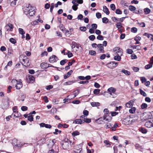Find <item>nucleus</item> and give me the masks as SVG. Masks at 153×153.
Masks as SVG:
<instances>
[{
    "label": "nucleus",
    "instance_id": "f03ea898",
    "mask_svg": "<svg viewBox=\"0 0 153 153\" xmlns=\"http://www.w3.org/2000/svg\"><path fill=\"white\" fill-rule=\"evenodd\" d=\"M29 60V59L26 56H24L23 59H22V65L25 67L29 66L30 65Z\"/></svg>",
    "mask_w": 153,
    "mask_h": 153
},
{
    "label": "nucleus",
    "instance_id": "4468645a",
    "mask_svg": "<svg viewBox=\"0 0 153 153\" xmlns=\"http://www.w3.org/2000/svg\"><path fill=\"white\" fill-rule=\"evenodd\" d=\"M22 82L20 81H18L16 86V88L17 89H19L22 88Z\"/></svg>",
    "mask_w": 153,
    "mask_h": 153
},
{
    "label": "nucleus",
    "instance_id": "bb28decb",
    "mask_svg": "<svg viewBox=\"0 0 153 153\" xmlns=\"http://www.w3.org/2000/svg\"><path fill=\"white\" fill-rule=\"evenodd\" d=\"M121 72L122 73H124L126 75H129L130 74V73L129 71H128L125 69L122 70L121 71Z\"/></svg>",
    "mask_w": 153,
    "mask_h": 153
},
{
    "label": "nucleus",
    "instance_id": "0e129e2a",
    "mask_svg": "<svg viewBox=\"0 0 153 153\" xmlns=\"http://www.w3.org/2000/svg\"><path fill=\"white\" fill-rule=\"evenodd\" d=\"M21 109L23 111H25L27 110V107L26 106H22L21 108Z\"/></svg>",
    "mask_w": 153,
    "mask_h": 153
},
{
    "label": "nucleus",
    "instance_id": "4c0bfd02",
    "mask_svg": "<svg viewBox=\"0 0 153 153\" xmlns=\"http://www.w3.org/2000/svg\"><path fill=\"white\" fill-rule=\"evenodd\" d=\"M28 120L30 122H32L33 121V116L32 115H29L27 117Z\"/></svg>",
    "mask_w": 153,
    "mask_h": 153
},
{
    "label": "nucleus",
    "instance_id": "052dcab7",
    "mask_svg": "<svg viewBox=\"0 0 153 153\" xmlns=\"http://www.w3.org/2000/svg\"><path fill=\"white\" fill-rule=\"evenodd\" d=\"M126 51L127 53L129 54H131L133 52L132 50L130 49H127Z\"/></svg>",
    "mask_w": 153,
    "mask_h": 153
},
{
    "label": "nucleus",
    "instance_id": "f257e3e1",
    "mask_svg": "<svg viewBox=\"0 0 153 153\" xmlns=\"http://www.w3.org/2000/svg\"><path fill=\"white\" fill-rule=\"evenodd\" d=\"M24 12L26 15L28 14L29 16H33L36 13V11L34 10L33 7L32 6L30 7L29 6L24 8Z\"/></svg>",
    "mask_w": 153,
    "mask_h": 153
},
{
    "label": "nucleus",
    "instance_id": "0eeeda50",
    "mask_svg": "<svg viewBox=\"0 0 153 153\" xmlns=\"http://www.w3.org/2000/svg\"><path fill=\"white\" fill-rule=\"evenodd\" d=\"M153 120H147L145 124V126L148 128L153 127Z\"/></svg>",
    "mask_w": 153,
    "mask_h": 153
},
{
    "label": "nucleus",
    "instance_id": "774afa93",
    "mask_svg": "<svg viewBox=\"0 0 153 153\" xmlns=\"http://www.w3.org/2000/svg\"><path fill=\"white\" fill-rule=\"evenodd\" d=\"M83 113L84 116H87L89 112L87 110H84L83 111Z\"/></svg>",
    "mask_w": 153,
    "mask_h": 153
},
{
    "label": "nucleus",
    "instance_id": "1a4fd4ad",
    "mask_svg": "<svg viewBox=\"0 0 153 153\" xmlns=\"http://www.w3.org/2000/svg\"><path fill=\"white\" fill-rule=\"evenodd\" d=\"M26 78L28 82H29V83H33L35 81V78L32 75H28Z\"/></svg>",
    "mask_w": 153,
    "mask_h": 153
},
{
    "label": "nucleus",
    "instance_id": "aec40b11",
    "mask_svg": "<svg viewBox=\"0 0 153 153\" xmlns=\"http://www.w3.org/2000/svg\"><path fill=\"white\" fill-rule=\"evenodd\" d=\"M153 64V62H151L150 64L146 65L145 67V68L146 69H148L152 67V64Z\"/></svg>",
    "mask_w": 153,
    "mask_h": 153
},
{
    "label": "nucleus",
    "instance_id": "412c9836",
    "mask_svg": "<svg viewBox=\"0 0 153 153\" xmlns=\"http://www.w3.org/2000/svg\"><path fill=\"white\" fill-rule=\"evenodd\" d=\"M151 115H150V113H148L146 114L145 116L143 118L144 119V120H146L151 118Z\"/></svg>",
    "mask_w": 153,
    "mask_h": 153
},
{
    "label": "nucleus",
    "instance_id": "e2e57ef3",
    "mask_svg": "<svg viewBox=\"0 0 153 153\" xmlns=\"http://www.w3.org/2000/svg\"><path fill=\"white\" fill-rule=\"evenodd\" d=\"M77 43L75 42H72V49H73L74 48H75L76 47V45H77Z\"/></svg>",
    "mask_w": 153,
    "mask_h": 153
},
{
    "label": "nucleus",
    "instance_id": "a211bd4d",
    "mask_svg": "<svg viewBox=\"0 0 153 153\" xmlns=\"http://www.w3.org/2000/svg\"><path fill=\"white\" fill-rule=\"evenodd\" d=\"M40 65L41 68L43 69H46L48 68V64L47 63H41Z\"/></svg>",
    "mask_w": 153,
    "mask_h": 153
},
{
    "label": "nucleus",
    "instance_id": "4be33fe9",
    "mask_svg": "<svg viewBox=\"0 0 153 153\" xmlns=\"http://www.w3.org/2000/svg\"><path fill=\"white\" fill-rule=\"evenodd\" d=\"M116 91V89L114 88L113 87L110 88L108 89V91L110 93V94L111 95V92L114 93Z\"/></svg>",
    "mask_w": 153,
    "mask_h": 153
},
{
    "label": "nucleus",
    "instance_id": "8fccbe9b",
    "mask_svg": "<svg viewBox=\"0 0 153 153\" xmlns=\"http://www.w3.org/2000/svg\"><path fill=\"white\" fill-rule=\"evenodd\" d=\"M131 31L132 32L136 33L137 31V29L136 27H133L131 29Z\"/></svg>",
    "mask_w": 153,
    "mask_h": 153
},
{
    "label": "nucleus",
    "instance_id": "c03bdc74",
    "mask_svg": "<svg viewBox=\"0 0 153 153\" xmlns=\"http://www.w3.org/2000/svg\"><path fill=\"white\" fill-rule=\"evenodd\" d=\"M147 107V105L146 103H143L141 105V107L142 109H144Z\"/></svg>",
    "mask_w": 153,
    "mask_h": 153
},
{
    "label": "nucleus",
    "instance_id": "f704fd0d",
    "mask_svg": "<svg viewBox=\"0 0 153 153\" xmlns=\"http://www.w3.org/2000/svg\"><path fill=\"white\" fill-rule=\"evenodd\" d=\"M19 31L20 34H22V35H24L25 34V32L22 28H19Z\"/></svg>",
    "mask_w": 153,
    "mask_h": 153
},
{
    "label": "nucleus",
    "instance_id": "7c9ffc66",
    "mask_svg": "<svg viewBox=\"0 0 153 153\" xmlns=\"http://www.w3.org/2000/svg\"><path fill=\"white\" fill-rule=\"evenodd\" d=\"M114 59L119 61L121 60V57L120 56L116 55L114 57Z\"/></svg>",
    "mask_w": 153,
    "mask_h": 153
},
{
    "label": "nucleus",
    "instance_id": "e433bc0d",
    "mask_svg": "<svg viewBox=\"0 0 153 153\" xmlns=\"http://www.w3.org/2000/svg\"><path fill=\"white\" fill-rule=\"evenodd\" d=\"M74 82L73 81H69L65 82L64 85H69L72 84Z\"/></svg>",
    "mask_w": 153,
    "mask_h": 153
},
{
    "label": "nucleus",
    "instance_id": "72a5a7b5",
    "mask_svg": "<svg viewBox=\"0 0 153 153\" xmlns=\"http://www.w3.org/2000/svg\"><path fill=\"white\" fill-rule=\"evenodd\" d=\"M126 106L127 108H130L132 106V103L130 101L126 103Z\"/></svg>",
    "mask_w": 153,
    "mask_h": 153
},
{
    "label": "nucleus",
    "instance_id": "20e7f679",
    "mask_svg": "<svg viewBox=\"0 0 153 153\" xmlns=\"http://www.w3.org/2000/svg\"><path fill=\"white\" fill-rule=\"evenodd\" d=\"M78 0H73L72 1L73 5L72 6V9L74 11H76L78 9L77 6L79 5L78 3Z\"/></svg>",
    "mask_w": 153,
    "mask_h": 153
},
{
    "label": "nucleus",
    "instance_id": "9b49d317",
    "mask_svg": "<svg viewBox=\"0 0 153 153\" xmlns=\"http://www.w3.org/2000/svg\"><path fill=\"white\" fill-rule=\"evenodd\" d=\"M39 125L41 127H45L46 128H51L52 126H51L50 124H45V123H42L39 124Z\"/></svg>",
    "mask_w": 153,
    "mask_h": 153
},
{
    "label": "nucleus",
    "instance_id": "49530a36",
    "mask_svg": "<svg viewBox=\"0 0 153 153\" xmlns=\"http://www.w3.org/2000/svg\"><path fill=\"white\" fill-rule=\"evenodd\" d=\"M66 55H68V57L69 58L73 56V54L71 52L69 51H68V52L66 53Z\"/></svg>",
    "mask_w": 153,
    "mask_h": 153
},
{
    "label": "nucleus",
    "instance_id": "dca6fc26",
    "mask_svg": "<svg viewBox=\"0 0 153 153\" xmlns=\"http://www.w3.org/2000/svg\"><path fill=\"white\" fill-rule=\"evenodd\" d=\"M103 118L100 117L99 118L97 119L96 121L99 124H102L104 123V122L102 120Z\"/></svg>",
    "mask_w": 153,
    "mask_h": 153
},
{
    "label": "nucleus",
    "instance_id": "c756f323",
    "mask_svg": "<svg viewBox=\"0 0 153 153\" xmlns=\"http://www.w3.org/2000/svg\"><path fill=\"white\" fill-rule=\"evenodd\" d=\"M144 11L146 14H148L151 12V10L148 8H145L144 9Z\"/></svg>",
    "mask_w": 153,
    "mask_h": 153
},
{
    "label": "nucleus",
    "instance_id": "5701e85b",
    "mask_svg": "<svg viewBox=\"0 0 153 153\" xmlns=\"http://www.w3.org/2000/svg\"><path fill=\"white\" fill-rule=\"evenodd\" d=\"M123 52L122 49L120 48L119 49V50L118 51H117V53H115V54L121 57V56L123 55Z\"/></svg>",
    "mask_w": 153,
    "mask_h": 153
},
{
    "label": "nucleus",
    "instance_id": "79ce46f5",
    "mask_svg": "<svg viewBox=\"0 0 153 153\" xmlns=\"http://www.w3.org/2000/svg\"><path fill=\"white\" fill-rule=\"evenodd\" d=\"M10 42L13 44H15L16 42V41L13 38H11L9 39Z\"/></svg>",
    "mask_w": 153,
    "mask_h": 153
},
{
    "label": "nucleus",
    "instance_id": "603ef678",
    "mask_svg": "<svg viewBox=\"0 0 153 153\" xmlns=\"http://www.w3.org/2000/svg\"><path fill=\"white\" fill-rule=\"evenodd\" d=\"M83 122H85L87 123H89L91 122V120L90 119L84 118Z\"/></svg>",
    "mask_w": 153,
    "mask_h": 153
},
{
    "label": "nucleus",
    "instance_id": "13d9d810",
    "mask_svg": "<svg viewBox=\"0 0 153 153\" xmlns=\"http://www.w3.org/2000/svg\"><path fill=\"white\" fill-rule=\"evenodd\" d=\"M112 127V126L110 123H107L105 125L104 128H110Z\"/></svg>",
    "mask_w": 153,
    "mask_h": 153
},
{
    "label": "nucleus",
    "instance_id": "2f4dec72",
    "mask_svg": "<svg viewBox=\"0 0 153 153\" xmlns=\"http://www.w3.org/2000/svg\"><path fill=\"white\" fill-rule=\"evenodd\" d=\"M136 110V108L135 107H133L129 109V112L131 114H134Z\"/></svg>",
    "mask_w": 153,
    "mask_h": 153
},
{
    "label": "nucleus",
    "instance_id": "ea45409f",
    "mask_svg": "<svg viewBox=\"0 0 153 153\" xmlns=\"http://www.w3.org/2000/svg\"><path fill=\"white\" fill-rule=\"evenodd\" d=\"M9 106V101H7V104L3 105L2 106V108L4 109H7Z\"/></svg>",
    "mask_w": 153,
    "mask_h": 153
},
{
    "label": "nucleus",
    "instance_id": "6e6552de",
    "mask_svg": "<svg viewBox=\"0 0 153 153\" xmlns=\"http://www.w3.org/2000/svg\"><path fill=\"white\" fill-rule=\"evenodd\" d=\"M13 27V25L10 23H8L5 26L6 29L7 30V31H12Z\"/></svg>",
    "mask_w": 153,
    "mask_h": 153
},
{
    "label": "nucleus",
    "instance_id": "7ed1b4c3",
    "mask_svg": "<svg viewBox=\"0 0 153 153\" xmlns=\"http://www.w3.org/2000/svg\"><path fill=\"white\" fill-rule=\"evenodd\" d=\"M132 120L129 117H127L123 119V123L125 125H128L132 123Z\"/></svg>",
    "mask_w": 153,
    "mask_h": 153
},
{
    "label": "nucleus",
    "instance_id": "ddd939ff",
    "mask_svg": "<svg viewBox=\"0 0 153 153\" xmlns=\"http://www.w3.org/2000/svg\"><path fill=\"white\" fill-rule=\"evenodd\" d=\"M97 47L99 48V50L101 53H104L105 51L104 49L103 46L102 44H98L97 45Z\"/></svg>",
    "mask_w": 153,
    "mask_h": 153
},
{
    "label": "nucleus",
    "instance_id": "de8ad7c7",
    "mask_svg": "<svg viewBox=\"0 0 153 153\" xmlns=\"http://www.w3.org/2000/svg\"><path fill=\"white\" fill-rule=\"evenodd\" d=\"M97 39L100 40H103V37L101 35H98L97 38Z\"/></svg>",
    "mask_w": 153,
    "mask_h": 153
},
{
    "label": "nucleus",
    "instance_id": "2eb2a0df",
    "mask_svg": "<svg viewBox=\"0 0 153 153\" xmlns=\"http://www.w3.org/2000/svg\"><path fill=\"white\" fill-rule=\"evenodd\" d=\"M144 35L147 36L148 38L150 39L153 41V35L145 33H144Z\"/></svg>",
    "mask_w": 153,
    "mask_h": 153
},
{
    "label": "nucleus",
    "instance_id": "393cba45",
    "mask_svg": "<svg viewBox=\"0 0 153 153\" xmlns=\"http://www.w3.org/2000/svg\"><path fill=\"white\" fill-rule=\"evenodd\" d=\"M131 48H132L133 49H136L137 50H140L141 48V47L139 45H133L131 46Z\"/></svg>",
    "mask_w": 153,
    "mask_h": 153
},
{
    "label": "nucleus",
    "instance_id": "a19ab883",
    "mask_svg": "<svg viewBox=\"0 0 153 153\" xmlns=\"http://www.w3.org/2000/svg\"><path fill=\"white\" fill-rule=\"evenodd\" d=\"M140 94L144 97H146L147 96V94L143 90L140 89Z\"/></svg>",
    "mask_w": 153,
    "mask_h": 153
},
{
    "label": "nucleus",
    "instance_id": "a18cd8bd",
    "mask_svg": "<svg viewBox=\"0 0 153 153\" xmlns=\"http://www.w3.org/2000/svg\"><path fill=\"white\" fill-rule=\"evenodd\" d=\"M89 54L91 55L95 56L96 54V52L93 50H90L89 51Z\"/></svg>",
    "mask_w": 153,
    "mask_h": 153
},
{
    "label": "nucleus",
    "instance_id": "b1692460",
    "mask_svg": "<svg viewBox=\"0 0 153 153\" xmlns=\"http://www.w3.org/2000/svg\"><path fill=\"white\" fill-rule=\"evenodd\" d=\"M106 66L107 67L109 68L110 69H113L114 68V65L111 63V62H110L108 63L106 65Z\"/></svg>",
    "mask_w": 153,
    "mask_h": 153
},
{
    "label": "nucleus",
    "instance_id": "39448f33",
    "mask_svg": "<svg viewBox=\"0 0 153 153\" xmlns=\"http://www.w3.org/2000/svg\"><path fill=\"white\" fill-rule=\"evenodd\" d=\"M64 142L62 145V147L64 149H68L69 146V141L68 139H65L64 140Z\"/></svg>",
    "mask_w": 153,
    "mask_h": 153
},
{
    "label": "nucleus",
    "instance_id": "69168bd1",
    "mask_svg": "<svg viewBox=\"0 0 153 153\" xmlns=\"http://www.w3.org/2000/svg\"><path fill=\"white\" fill-rule=\"evenodd\" d=\"M140 80L142 83H145L146 81V80L145 77H141L140 78Z\"/></svg>",
    "mask_w": 153,
    "mask_h": 153
},
{
    "label": "nucleus",
    "instance_id": "f8f14e48",
    "mask_svg": "<svg viewBox=\"0 0 153 153\" xmlns=\"http://www.w3.org/2000/svg\"><path fill=\"white\" fill-rule=\"evenodd\" d=\"M73 72V71L72 70H70L65 75H64V79H66L68 78V77H69L72 73Z\"/></svg>",
    "mask_w": 153,
    "mask_h": 153
},
{
    "label": "nucleus",
    "instance_id": "864d4df0",
    "mask_svg": "<svg viewBox=\"0 0 153 153\" xmlns=\"http://www.w3.org/2000/svg\"><path fill=\"white\" fill-rule=\"evenodd\" d=\"M89 39L90 40L93 41L95 39V37L94 35H91L89 37Z\"/></svg>",
    "mask_w": 153,
    "mask_h": 153
},
{
    "label": "nucleus",
    "instance_id": "37998d69",
    "mask_svg": "<svg viewBox=\"0 0 153 153\" xmlns=\"http://www.w3.org/2000/svg\"><path fill=\"white\" fill-rule=\"evenodd\" d=\"M108 19L106 17H104L102 19V22L103 23H107L108 22Z\"/></svg>",
    "mask_w": 153,
    "mask_h": 153
},
{
    "label": "nucleus",
    "instance_id": "473e14b6",
    "mask_svg": "<svg viewBox=\"0 0 153 153\" xmlns=\"http://www.w3.org/2000/svg\"><path fill=\"white\" fill-rule=\"evenodd\" d=\"M18 81H17L16 79H13L11 81V82L12 83L13 86L14 87H16V85L17 84Z\"/></svg>",
    "mask_w": 153,
    "mask_h": 153
},
{
    "label": "nucleus",
    "instance_id": "58836bf2",
    "mask_svg": "<svg viewBox=\"0 0 153 153\" xmlns=\"http://www.w3.org/2000/svg\"><path fill=\"white\" fill-rule=\"evenodd\" d=\"M136 9V7L133 5H130L129 7V9L131 11H134Z\"/></svg>",
    "mask_w": 153,
    "mask_h": 153
},
{
    "label": "nucleus",
    "instance_id": "6ab92c4d",
    "mask_svg": "<svg viewBox=\"0 0 153 153\" xmlns=\"http://www.w3.org/2000/svg\"><path fill=\"white\" fill-rule=\"evenodd\" d=\"M103 11L107 15H108L109 13V11L108 9L105 6H103Z\"/></svg>",
    "mask_w": 153,
    "mask_h": 153
},
{
    "label": "nucleus",
    "instance_id": "423d86ee",
    "mask_svg": "<svg viewBox=\"0 0 153 153\" xmlns=\"http://www.w3.org/2000/svg\"><path fill=\"white\" fill-rule=\"evenodd\" d=\"M58 60V57L55 55H53L50 57L49 61L51 63H53L56 62Z\"/></svg>",
    "mask_w": 153,
    "mask_h": 153
},
{
    "label": "nucleus",
    "instance_id": "a878e982",
    "mask_svg": "<svg viewBox=\"0 0 153 153\" xmlns=\"http://www.w3.org/2000/svg\"><path fill=\"white\" fill-rule=\"evenodd\" d=\"M91 105L93 107H95L99 106L100 104L99 102H93L91 103Z\"/></svg>",
    "mask_w": 153,
    "mask_h": 153
},
{
    "label": "nucleus",
    "instance_id": "f3484780",
    "mask_svg": "<svg viewBox=\"0 0 153 153\" xmlns=\"http://www.w3.org/2000/svg\"><path fill=\"white\" fill-rule=\"evenodd\" d=\"M73 123L75 124H81L84 123V122H83L81 119H78L75 120Z\"/></svg>",
    "mask_w": 153,
    "mask_h": 153
},
{
    "label": "nucleus",
    "instance_id": "6e6d98bb",
    "mask_svg": "<svg viewBox=\"0 0 153 153\" xmlns=\"http://www.w3.org/2000/svg\"><path fill=\"white\" fill-rule=\"evenodd\" d=\"M79 29L81 31H85L87 30L86 27L85 26H82L80 27Z\"/></svg>",
    "mask_w": 153,
    "mask_h": 153
},
{
    "label": "nucleus",
    "instance_id": "bf43d9fd",
    "mask_svg": "<svg viewBox=\"0 0 153 153\" xmlns=\"http://www.w3.org/2000/svg\"><path fill=\"white\" fill-rule=\"evenodd\" d=\"M110 7L112 10H114L116 8L115 5L113 4L110 5Z\"/></svg>",
    "mask_w": 153,
    "mask_h": 153
},
{
    "label": "nucleus",
    "instance_id": "338daca9",
    "mask_svg": "<svg viewBox=\"0 0 153 153\" xmlns=\"http://www.w3.org/2000/svg\"><path fill=\"white\" fill-rule=\"evenodd\" d=\"M103 112L104 113V114L108 115V114L109 112V111L108 109L105 108Z\"/></svg>",
    "mask_w": 153,
    "mask_h": 153
},
{
    "label": "nucleus",
    "instance_id": "09e8293b",
    "mask_svg": "<svg viewBox=\"0 0 153 153\" xmlns=\"http://www.w3.org/2000/svg\"><path fill=\"white\" fill-rule=\"evenodd\" d=\"M54 6V3H52L51 4V7L50 8V11L51 13H52L53 9Z\"/></svg>",
    "mask_w": 153,
    "mask_h": 153
},
{
    "label": "nucleus",
    "instance_id": "5fc2aeb1",
    "mask_svg": "<svg viewBox=\"0 0 153 153\" xmlns=\"http://www.w3.org/2000/svg\"><path fill=\"white\" fill-rule=\"evenodd\" d=\"M115 13L118 14H122V12L120 9H118L116 10Z\"/></svg>",
    "mask_w": 153,
    "mask_h": 153
},
{
    "label": "nucleus",
    "instance_id": "cd10ccee",
    "mask_svg": "<svg viewBox=\"0 0 153 153\" xmlns=\"http://www.w3.org/2000/svg\"><path fill=\"white\" fill-rule=\"evenodd\" d=\"M139 131L143 134H146L147 132L146 130L144 128H140L139 129Z\"/></svg>",
    "mask_w": 153,
    "mask_h": 153
},
{
    "label": "nucleus",
    "instance_id": "c85d7f7f",
    "mask_svg": "<svg viewBox=\"0 0 153 153\" xmlns=\"http://www.w3.org/2000/svg\"><path fill=\"white\" fill-rule=\"evenodd\" d=\"M79 133L77 131H75L73 132L72 133V135L73 137H75L76 136L79 135Z\"/></svg>",
    "mask_w": 153,
    "mask_h": 153
},
{
    "label": "nucleus",
    "instance_id": "9d476101",
    "mask_svg": "<svg viewBox=\"0 0 153 153\" xmlns=\"http://www.w3.org/2000/svg\"><path fill=\"white\" fill-rule=\"evenodd\" d=\"M112 119V117L108 115L104 114L103 116V120H105L106 121H110Z\"/></svg>",
    "mask_w": 153,
    "mask_h": 153
},
{
    "label": "nucleus",
    "instance_id": "3c124183",
    "mask_svg": "<svg viewBox=\"0 0 153 153\" xmlns=\"http://www.w3.org/2000/svg\"><path fill=\"white\" fill-rule=\"evenodd\" d=\"M100 91V89H95L94 91V93L95 94H98L99 93Z\"/></svg>",
    "mask_w": 153,
    "mask_h": 153
},
{
    "label": "nucleus",
    "instance_id": "4d7b16f0",
    "mask_svg": "<svg viewBox=\"0 0 153 153\" xmlns=\"http://www.w3.org/2000/svg\"><path fill=\"white\" fill-rule=\"evenodd\" d=\"M91 28L94 29H96L97 27V25L96 24H92L91 25Z\"/></svg>",
    "mask_w": 153,
    "mask_h": 153
},
{
    "label": "nucleus",
    "instance_id": "c9c22d12",
    "mask_svg": "<svg viewBox=\"0 0 153 153\" xmlns=\"http://www.w3.org/2000/svg\"><path fill=\"white\" fill-rule=\"evenodd\" d=\"M68 61V60L67 59H64L61 60L60 62V64L61 65H64L65 63H67Z\"/></svg>",
    "mask_w": 153,
    "mask_h": 153
},
{
    "label": "nucleus",
    "instance_id": "680f3d73",
    "mask_svg": "<svg viewBox=\"0 0 153 153\" xmlns=\"http://www.w3.org/2000/svg\"><path fill=\"white\" fill-rule=\"evenodd\" d=\"M122 26L121 25V24L120 22L117 23L116 24V27L118 29H119L122 27Z\"/></svg>",
    "mask_w": 153,
    "mask_h": 153
}]
</instances>
